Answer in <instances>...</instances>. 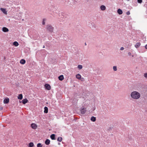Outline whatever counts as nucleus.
<instances>
[{"mask_svg": "<svg viewBox=\"0 0 147 147\" xmlns=\"http://www.w3.org/2000/svg\"><path fill=\"white\" fill-rule=\"evenodd\" d=\"M62 140V138L61 137H59L57 139V140L59 142H61Z\"/></svg>", "mask_w": 147, "mask_h": 147, "instance_id": "b1692460", "label": "nucleus"}, {"mask_svg": "<svg viewBox=\"0 0 147 147\" xmlns=\"http://www.w3.org/2000/svg\"><path fill=\"white\" fill-rule=\"evenodd\" d=\"M28 100L26 98L22 100V102L23 104H25L27 102Z\"/></svg>", "mask_w": 147, "mask_h": 147, "instance_id": "9d476101", "label": "nucleus"}, {"mask_svg": "<svg viewBox=\"0 0 147 147\" xmlns=\"http://www.w3.org/2000/svg\"><path fill=\"white\" fill-rule=\"evenodd\" d=\"M45 88L48 90H50L51 88V86L48 84H46L45 85Z\"/></svg>", "mask_w": 147, "mask_h": 147, "instance_id": "20e7f679", "label": "nucleus"}, {"mask_svg": "<svg viewBox=\"0 0 147 147\" xmlns=\"http://www.w3.org/2000/svg\"><path fill=\"white\" fill-rule=\"evenodd\" d=\"M50 141L49 140L47 139L45 141V143L47 145H49L50 143Z\"/></svg>", "mask_w": 147, "mask_h": 147, "instance_id": "1a4fd4ad", "label": "nucleus"}, {"mask_svg": "<svg viewBox=\"0 0 147 147\" xmlns=\"http://www.w3.org/2000/svg\"><path fill=\"white\" fill-rule=\"evenodd\" d=\"M37 147H42V145L40 143H39L37 144Z\"/></svg>", "mask_w": 147, "mask_h": 147, "instance_id": "bb28decb", "label": "nucleus"}, {"mask_svg": "<svg viewBox=\"0 0 147 147\" xmlns=\"http://www.w3.org/2000/svg\"><path fill=\"white\" fill-rule=\"evenodd\" d=\"M128 55L129 56H130L131 55V53L130 52H129L128 53Z\"/></svg>", "mask_w": 147, "mask_h": 147, "instance_id": "72a5a7b5", "label": "nucleus"}, {"mask_svg": "<svg viewBox=\"0 0 147 147\" xmlns=\"http://www.w3.org/2000/svg\"><path fill=\"white\" fill-rule=\"evenodd\" d=\"M91 120L93 122H94L96 120V118L94 116H92L91 118Z\"/></svg>", "mask_w": 147, "mask_h": 147, "instance_id": "f3484780", "label": "nucleus"}, {"mask_svg": "<svg viewBox=\"0 0 147 147\" xmlns=\"http://www.w3.org/2000/svg\"><path fill=\"white\" fill-rule=\"evenodd\" d=\"M13 45L16 47H17L19 45L18 42L17 41H15L13 42Z\"/></svg>", "mask_w": 147, "mask_h": 147, "instance_id": "6ab92c4d", "label": "nucleus"}, {"mask_svg": "<svg viewBox=\"0 0 147 147\" xmlns=\"http://www.w3.org/2000/svg\"><path fill=\"white\" fill-rule=\"evenodd\" d=\"M43 48H45V46H43Z\"/></svg>", "mask_w": 147, "mask_h": 147, "instance_id": "4c0bfd02", "label": "nucleus"}, {"mask_svg": "<svg viewBox=\"0 0 147 147\" xmlns=\"http://www.w3.org/2000/svg\"><path fill=\"white\" fill-rule=\"evenodd\" d=\"M2 30L4 32H7L9 31L8 29L5 27H3V28Z\"/></svg>", "mask_w": 147, "mask_h": 147, "instance_id": "0eeeda50", "label": "nucleus"}, {"mask_svg": "<svg viewBox=\"0 0 147 147\" xmlns=\"http://www.w3.org/2000/svg\"><path fill=\"white\" fill-rule=\"evenodd\" d=\"M55 135L54 134H52L50 136V138L52 140H54L55 139Z\"/></svg>", "mask_w": 147, "mask_h": 147, "instance_id": "a211bd4d", "label": "nucleus"}, {"mask_svg": "<svg viewBox=\"0 0 147 147\" xmlns=\"http://www.w3.org/2000/svg\"><path fill=\"white\" fill-rule=\"evenodd\" d=\"M74 100H73V102H76L77 101V100L76 99V100H74Z\"/></svg>", "mask_w": 147, "mask_h": 147, "instance_id": "7c9ffc66", "label": "nucleus"}, {"mask_svg": "<svg viewBox=\"0 0 147 147\" xmlns=\"http://www.w3.org/2000/svg\"><path fill=\"white\" fill-rule=\"evenodd\" d=\"M86 111V110L84 108L81 109L80 110V113L82 114H84L85 113Z\"/></svg>", "mask_w": 147, "mask_h": 147, "instance_id": "7ed1b4c3", "label": "nucleus"}, {"mask_svg": "<svg viewBox=\"0 0 147 147\" xmlns=\"http://www.w3.org/2000/svg\"><path fill=\"white\" fill-rule=\"evenodd\" d=\"M9 101V98H8L5 99L4 100L3 102L4 103L7 104L8 103Z\"/></svg>", "mask_w": 147, "mask_h": 147, "instance_id": "6e6552de", "label": "nucleus"}, {"mask_svg": "<svg viewBox=\"0 0 147 147\" xmlns=\"http://www.w3.org/2000/svg\"><path fill=\"white\" fill-rule=\"evenodd\" d=\"M26 61L24 59H22L20 61V63L22 64H24L25 63Z\"/></svg>", "mask_w": 147, "mask_h": 147, "instance_id": "2eb2a0df", "label": "nucleus"}, {"mask_svg": "<svg viewBox=\"0 0 147 147\" xmlns=\"http://www.w3.org/2000/svg\"><path fill=\"white\" fill-rule=\"evenodd\" d=\"M31 127L34 129H36L37 127V125H36L34 123H32L31 124Z\"/></svg>", "mask_w": 147, "mask_h": 147, "instance_id": "39448f33", "label": "nucleus"}, {"mask_svg": "<svg viewBox=\"0 0 147 147\" xmlns=\"http://www.w3.org/2000/svg\"><path fill=\"white\" fill-rule=\"evenodd\" d=\"M47 29L49 32L51 33L53 32L54 28L50 25H48L47 26Z\"/></svg>", "mask_w": 147, "mask_h": 147, "instance_id": "f03ea898", "label": "nucleus"}, {"mask_svg": "<svg viewBox=\"0 0 147 147\" xmlns=\"http://www.w3.org/2000/svg\"><path fill=\"white\" fill-rule=\"evenodd\" d=\"M85 45H86V43H85Z\"/></svg>", "mask_w": 147, "mask_h": 147, "instance_id": "e433bc0d", "label": "nucleus"}, {"mask_svg": "<svg viewBox=\"0 0 147 147\" xmlns=\"http://www.w3.org/2000/svg\"><path fill=\"white\" fill-rule=\"evenodd\" d=\"M42 24L43 25H45V22H44V19H43V21L42 22Z\"/></svg>", "mask_w": 147, "mask_h": 147, "instance_id": "473e14b6", "label": "nucleus"}, {"mask_svg": "<svg viewBox=\"0 0 147 147\" xmlns=\"http://www.w3.org/2000/svg\"><path fill=\"white\" fill-rule=\"evenodd\" d=\"M90 24H91L92 26V28H96V26L94 23H90Z\"/></svg>", "mask_w": 147, "mask_h": 147, "instance_id": "5701e85b", "label": "nucleus"}, {"mask_svg": "<svg viewBox=\"0 0 147 147\" xmlns=\"http://www.w3.org/2000/svg\"><path fill=\"white\" fill-rule=\"evenodd\" d=\"M0 10L4 13L6 15L7 14V11H6V9H5L1 8H0Z\"/></svg>", "mask_w": 147, "mask_h": 147, "instance_id": "423d86ee", "label": "nucleus"}, {"mask_svg": "<svg viewBox=\"0 0 147 147\" xmlns=\"http://www.w3.org/2000/svg\"><path fill=\"white\" fill-rule=\"evenodd\" d=\"M130 14V13L129 11H128L126 12V14L127 15H129Z\"/></svg>", "mask_w": 147, "mask_h": 147, "instance_id": "c756f323", "label": "nucleus"}, {"mask_svg": "<svg viewBox=\"0 0 147 147\" xmlns=\"http://www.w3.org/2000/svg\"><path fill=\"white\" fill-rule=\"evenodd\" d=\"M59 79L61 81L62 80L64 79V77L63 75L59 76L58 77Z\"/></svg>", "mask_w": 147, "mask_h": 147, "instance_id": "ddd939ff", "label": "nucleus"}, {"mask_svg": "<svg viewBox=\"0 0 147 147\" xmlns=\"http://www.w3.org/2000/svg\"><path fill=\"white\" fill-rule=\"evenodd\" d=\"M113 70L115 71H116L117 70V67L116 66H114L113 67Z\"/></svg>", "mask_w": 147, "mask_h": 147, "instance_id": "393cba45", "label": "nucleus"}, {"mask_svg": "<svg viewBox=\"0 0 147 147\" xmlns=\"http://www.w3.org/2000/svg\"><path fill=\"white\" fill-rule=\"evenodd\" d=\"M78 67L80 69H82V65H78Z\"/></svg>", "mask_w": 147, "mask_h": 147, "instance_id": "a878e982", "label": "nucleus"}, {"mask_svg": "<svg viewBox=\"0 0 147 147\" xmlns=\"http://www.w3.org/2000/svg\"><path fill=\"white\" fill-rule=\"evenodd\" d=\"M34 146V143L33 142H31L29 144V147H32Z\"/></svg>", "mask_w": 147, "mask_h": 147, "instance_id": "412c9836", "label": "nucleus"}, {"mask_svg": "<svg viewBox=\"0 0 147 147\" xmlns=\"http://www.w3.org/2000/svg\"><path fill=\"white\" fill-rule=\"evenodd\" d=\"M44 112L46 113H47L48 112V108L47 107H45Z\"/></svg>", "mask_w": 147, "mask_h": 147, "instance_id": "dca6fc26", "label": "nucleus"}, {"mask_svg": "<svg viewBox=\"0 0 147 147\" xmlns=\"http://www.w3.org/2000/svg\"><path fill=\"white\" fill-rule=\"evenodd\" d=\"M145 48L146 49H147V44L146 45Z\"/></svg>", "mask_w": 147, "mask_h": 147, "instance_id": "f704fd0d", "label": "nucleus"}, {"mask_svg": "<svg viewBox=\"0 0 147 147\" xmlns=\"http://www.w3.org/2000/svg\"><path fill=\"white\" fill-rule=\"evenodd\" d=\"M141 44L140 42L137 43L135 45V47L136 48L139 47L140 45Z\"/></svg>", "mask_w": 147, "mask_h": 147, "instance_id": "4468645a", "label": "nucleus"}, {"mask_svg": "<svg viewBox=\"0 0 147 147\" xmlns=\"http://www.w3.org/2000/svg\"><path fill=\"white\" fill-rule=\"evenodd\" d=\"M138 2L139 3H141L142 2V0H138Z\"/></svg>", "mask_w": 147, "mask_h": 147, "instance_id": "c85d7f7f", "label": "nucleus"}, {"mask_svg": "<svg viewBox=\"0 0 147 147\" xmlns=\"http://www.w3.org/2000/svg\"><path fill=\"white\" fill-rule=\"evenodd\" d=\"M76 78L78 79H80L81 77V76L80 74H78L76 76Z\"/></svg>", "mask_w": 147, "mask_h": 147, "instance_id": "4be33fe9", "label": "nucleus"}, {"mask_svg": "<svg viewBox=\"0 0 147 147\" xmlns=\"http://www.w3.org/2000/svg\"><path fill=\"white\" fill-rule=\"evenodd\" d=\"M106 8V7L104 5H102L100 7V9L102 11H104L105 10Z\"/></svg>", "mask_w": 147, "mask_h": 147, "instance_id": "9b49d317", "label": "nucleus"}, {"mask_svg": "<svg viewBox=\"0 0 147 147\" xmlns=\"http://www.w3.org/2000/svg\"><path fill=\"white\" fill-rule=\"evenodd\" d=\"M18 98L19 99L21 100L23 96L22 94H20L18 95Z\"/></svg>", "mask_w": 147, "mask_h": 147, "instance_id": "aec40b11", "label": "nucleus"}, {"mask_svg": "<svg viewBox=\"0 0 147 147\" xmlns=\"http://www.w3.org/2000/svg\"><path fill=\"white\" fill-rule=\"evenodd\" d=\"M124 48H123V47H121V48H120V50H121L122 51V50H124Z\"/></svg>", "mask_w": 147, "mask_h": 147, "instance_id": "2f4dec72", "label": "nucleus"}, {"mask_svg": "<svg viewBox=\"0 0 147 147\" xmlns=\"http://www.w3.org/2000/svg\"><path fill=\"white\" fill-rule=\"evenodd\" d=\"M131 97L133 99H137L140 98V94L138 92L134 91L131 92Z\"/></svg>", "mask_w": 147, "mask_h": 147, "instance_id": "f257e3e1", "label": "nucleus"}, {"mask_svg": "<svg viewBox=\"0 0 147 147\" xmlns=\"http://www.w3.org/2000/svg\"><path fill=\"white\" fill-rule=\"evenodd\" d=\"M117 12L118 13L119 15L122 14L123 13L122 11L120 9H118Z\"/></svg>", "mask_w": 147, "mask_h": 147, "instance_id": "f8f14e48", "label": "nucleus"}, {"mask_svg": "<svg viewBox=\"0 0 147 147\" xmlns=\"http://www.w3.org/2000/svg\"><path fill=\"white\" fill-rule=\"evenodd\" d=\"M144 77L146 78H147V73H145L144 74Z\"/></svg>", "mask_w": 147, "mask_h": 147, "instance_id": "cd10ccee", "label": "nucleus"}, {"mask_svg": "<svg viewBox=\"0 0 147 147\" xmlns=\"http://www.w3.org/2000/svg\"><path fill=\"white\" fill-rule=\"evenodd\" d=\"M55 63V62H52V63Z\"/></svg>", "mask_w": 147, "mask_h": 147, "instance_id": "c9c22d12", "label": "nucleus"}]
</instances>
